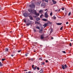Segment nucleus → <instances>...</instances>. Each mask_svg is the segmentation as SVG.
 I'll use <instances>...</instances> for the list:
<instances>
[{
  "label": "nucleus",
  "instance_id": "nucleus-1",
  "mask_svg": "<svg viewBox=\"0 0 73 73\" xmlns=\"http://www.w3.org/2000/svg\"><path fill=\"white\" fill-rule=\"evenodd\" d=\"M28 11L32 13V14H35L36 11L35 9L32 10L31 9H28Z\"/></svg>",
  "mask_w": 73,
  "mask_h": 73
},
{
  "label": "nucleus",
  "instance_id": "nucleus-2",
  "mask_svg": "<svg viewBox=\"0 0 73 73\" xmlns=\"http://www.w3.org/2000/svg\"><path fill=\"white\" fill-rule=\"evenodd\" d=\"M30 7L32 8H35V5L34 3H32V4L29 5Z\"/></svg>",
  "mask_w": 73,
  "mask_h": 73
},
{
  "label": "nucleus",
  "instance_id": "nucleus-3",
  "mask_svg": "<svg viewBox=\"0 0 73 73\" xmlns=\"http://www.w3.org/2000/svg\"><path fill=\"white\" fill-rule=\"evenodd\" d=\"M32 21H29L28 22V23L27 24L26 23V25H27V26H29V25H32Z\"/></svg>",
  "mask_w": 73,
  "mask_h": 73
},
{
  "label": "nucleus",
  "instance_id": "nucleus-4",
  "mask_svg": "<svg viewBox=\"0 0 73 73\" xmlns=\"http://www.w3.org/2000/svg\"><path fill=\"white\" fill-rule=\"evenodd\" d=\"M44 16L45 18H47V17H48V13H47V12L45 13Z\"/></svg>",
  "mask_w": 73,
  "mask_h": 73
},
{
  "label": "nucleus",
  "instance_id": "nucleus-5",
  "mask_svg": "<svg viewBox=\"0 0 73 73\" xmlns=\"http://www.w3.org/2000/svg\"><path fill=\"white\" fill-rule=\"evenodd\" d=\"M41 1H39L35 3L36 5H40L41 4Z\"/></svg>",
  "mask_w": 73,
  "mask_h": 73
},
{
  "label": "nucleus",
  "instance_id": "nucleus-6",
  "mask_svg": "<svg viewBox=\"0 0 73 73\" xmlns=\"http://www.w3.org/2000/svg\"><path fill=\"white\" fill-rule=\"evenodd\" d=\"M23 15V16H24V17H27L28 16V14L26 13H24Z\"/></svg>",
  "mask_w": 73,
  "mask_h": 73
},
{
  "label": "nucleus",
  "instance_id": "nucleus-7",
  "mask_svg": "<svg viewBox=\"0 0 73 73\" xmlns=\"http://www.w3.org/2000/svg\"><path fill=\"white\" fill-rule=\"evenodd\" d=\"M42 20L43 21H45V22H46V21H47L48 19H42Z\"/></svg>",
  "mask_w": 73,
  "mask_h": 73
},
{
  "label": "nucleus",
  "instance_id": "nucleus-8",
  "mask_svg": "<svg viewBox=\"0 0 73 73\" xmlns=\"http://www.w3.org/2000/svg\"><path fill=\"white\" fill-rule=\"evenodd\" d=\"M48 23H46L45 24L43 25V27H46L47 26V25H48Z\"/></svg>",
  "mask_w": 73,
  "mask_h": 73
},
{
  "label": "nucleus",
  "instance_id": "nucleus-9",
  "mask_svg": "<svg viewBox=\"0 0 73 73\" xmlns=\"http://www.w3.org/2000/svg\"><path fill=\"white\" fill-rule=\"evenodd\" d=\"M42 1L43 2H46V3H48V0H42Z\"/></svg>",
  "mask_w": 73,
  "mask_h": 73
},
{
  "label": "nucleus",
  "instance_id": "nucleus-10",
  "mask_svg": "<svg viewBox=\"0 0 73 73\" xmlns=\"http://www.w3.org/2000/svg\"><path fill=\"white\" fill-rule=\"evenodd\" d=\"M36 20L37 21H40V18H37L36 19Z\"/></svg>",
  "mask_w": 73,
  "mask_h": 73
},
{
  "label": "nucleus",
  "instance_id": "nucleus-11",
  "mask_svg": "<svg viewBox=\"0 0 73 73\" xmlns=\"http://www.w3.org/2000/svg\"><path fill=\"white\" fill-rule=\"evenodd\" d=\"M35 15H36V16H39L40 15V14H39V13H36V12H35Z\"/></svg>",
  "mask_w": 73,
  "mask_h": 73
},
{
  "label": "nucleus",
  "instance_id": "nucleus-12",
  "mask_svg": "<svg viewBox=\"0 0 73 73\" xmlns=\"http://www.w3.org/2000/svg\"><path fill=\"white\" fill-rule=\"evenodd\" d=\"M45 3H42L41 4V6H45Z\"/></svg>",
  "mask_w": 73,
  "mask_h": 73
},
{
  "label": "nucleus",
  "instance_id": "nucleus-13",
  "mask_svg": "<svg viewBox=\"0 0 73 73\" xmlns=\"http://www.w3.org/2000/svg\"><path fill=\"white\" fill-rule=\"evenodd\" d=\"M29 17L30 20H33V17H32V16H29Z\"/></svg>",
  "mask_w": 73,
  "mask_h": 73
},
{
  "label": "nucleus",
  "instance_id": "nucleus-14",
  "mask_svg": "<svg viewBox=\"0 0 73 73\" xmlns=\"http://www.w3.org/2000/svg\"><path fill=\"white\" fill-rule=\"evenodd\" d=\"M57 25H61L62 24V23H56Z\"/></svg>",
  "mask_w": 73,
  "mask_h": 73
},
{
  "label": "nucleus",
  "instance_id": "nucleus-15",
  "mask_svg": "<svg viewBox=\"0 0 73 73\" xmlns=\"http://www.w3.org/2000/svg\"><path fill=\"white\" fill-rule=\"evenodd\" d=\"M9 50V49H8V48H6L5 49V52H8Z\"/></svg>",
  "mask_w": 73,
  "mask_h": 73
},
{
  "label": "nucleus",
  "instance_id": "nucleus-16",
  "mask_svg": "<svg viewBox=\"0 0 73 73\" xmlns=\"http://www.w3.org/2000/svg\"><path fill=\"white\" fill-rule=\"evenodd\" d=\"M62 66L63 69H65V67H64V65H62Z\"/></svg>",
  "mask_w": 73,
  "mask_h": 73
},
{
  "label": "nucleus",
  "instance_id": "nucleus-17",
  "mask_svg": "<svg viewBox=\"0 0 73 73\" xmlns=\"http://www.w3.org/2000/svg\"><path fill=\"white\" fill-rule=\"evenodd\" d=\"M37 68V66H35V67L34 68V69H33L34 70H36V68Z\"/></svg>",
  "mask_w": 73,
  "mask_h": 73
},
{
  "label": "nucleus",
  "instance_id": "nucleus-18",
  "mask_svg": "<svg viewBox=\"0 0 73 73\" xmlns=\"http://www.w3.org/2000/svg\"><path fill=\"white\" fill-rule=\"evenodd\" d=\"M42 12H43V10H41L39 11V13H42Z\"/></svg>",
  "mask_w": 73,
  "mask_h": 73
},
{
  "label": "nucleus",
  "instance_id": "nucleus-19",
  "mask_svg": "<svg viewBox=\"0 0 73 73\" xmlns=\"http://www.w3.org/2000/svg\"><path fill=\"white\" fill-rule=\"evenodd\" d=\"M3 64H2V63H1V62H0V66H3Z\"/></svg>",
  "mask_w": 73,
  "mask_h": 73
},
{
  "label": "nucleus",
  "instance_id": "nucleus-20",
  "mask_svg": "<svg viewBox=\"0 0 73 73\" xmlns=\"http://www.w3.org/2000/svg\"><path fill=\"white\" fill-rule=\"evenodd\" d=\"M52 2H53V4H56V3H57L56 1H52Z\"/></svg>",
  "mask_w": 73,
  "mask_h": 73
},
{
  "label": "nucleus",
  "instance_id": "nucleus-21",
  "mask_svg": "<svg viewBox=\"0 0 73 73\" xmlns=\"http://www.w3.org/2000/svg\"><path fill=\"white\" fill-rule=\"evenodd\" d=\"M35 24H40V23H39L37 21H35Z\"/></svg>",
  "mask_w": 73,
  "mask_h": 73
},
{
  "label": "nucleus",
  "instance_id": "nucleus-22",
  "mask_svg": "<svg viewBox=\"0 0 73 73\" xmlns=\"http://www.w3.org/2000/svg\"><path fill=\"white\" fill-rule=\"evenodd\" d=\"M41 39H43L44 38V36H43V35H41Z\"/></svg>",
  "mask_w": 73,
  "mask_h": 73
},
{
  "label": "nucleus",
  "instance_id": "nucleus-23",
  "mask_svg": "<svg viewBox=\"0 0 73 73\" xmlns=\"http://www.w3.org/2000/svg\"><path fill=\"white\" fill-rule=\"evenodd\" d=\"M53 18L54 20V19H56V17H55V16L54 15V16L53 17H52V18L53 19Z\"/></svg>",
  "mask_w": 73,
  "mask_h": 73
},
{
  "label": "nucleus",
  "instance_id": "nucleus-24",
  "mask_svg": "<svg viewBox=\"0 0 73 73\" xmlns=\"http://www.w3.org/2000/svg\"><path fill=\"white\" fill-rule=\"evenodd\" d=\"M36 29H39V30H40V27L38 26H36Z\"/></svg>",
  "mask_w": 73,
  "mask_h": 73
},
{
  "label": "nucleus",
  "instance_id": "nucleus-25",
  "mask_svg": "<svg viewBox=\"0 0 73 73\" xmlns=\"http://www.w3.org/2000/svg\"><path fill=\"white\" fill-rule=\"evenodd\" d=\"M53 29H51V31L50 32V33H52V32H53Z\"/></svg>",
  "mask_w": 73,
  "mask_h": 73
},
{
  "label": "nucleus",
  "instance_id": "nucleus-26",
  "mask_svg": "<svg viewBox=\"0 0 73 73\" xmlns=\"http://www.w3.org/2000/svg\"><path fill=\"white\" fill-rule=\"evenodd\" d=\"M52 14L53 13H52V12L51 11L50 14V16H52Z\"/></svg>",
  "mask_w": 73,
  "mask_h": 73
},
{
  "label": "nucleus",
  "instance_id": "nucleus-27",
  "mask_svg": "<svg viewBox=\"0 0 73 73\" xmlns=\"http://www.w3.org/2000/svg\"><path fill=\"white\" fill-rule=\"evenodd\" d=\"M44 16V15L43 14H42L41 15H40V18H42V16Z\"/></svg>",
  "mask_w": 73,
  "mask_h": 73
},
{
  "label": "nucleus",
  "instance_id": "nucleus-28",
  "mask_svg": "<svg viewBox=\"0 0 73 73\" xmlns=\"http://www.w3.org/2000/svg\"><path fill=\"white\" fill-rule=\"evenodd\" d=\"M39 60H40V61H42V58H39Z\"/></svg>",
  "mask_w": 73,
  "mask_h": 73
},
{
  "label": "nucleus",
  "instance_id": "nucleus-29",
  "mask_svg": "<svg viewBox=\"0 0 73 73\" xmlns=\"http://www.w3.org/2000/svg\"><path fill=\"white\" fill-rule=\"evenodd\" d=\"M42 32V30H40L39 31V32L40 33H41Z\"/></svg>",
  "mask_w": 73,
  "mask_h": 73
},
{
  "label": "nucleus",
  "instance_id": "nucleus-30",
  "mask_svg": "<svg viewBox=\"0 0 73 73\" xmlns=\"http://www.w3.org/2000/svg\"><path fill=\"white\" fill-rule=\"evenodd\" d=\"M28 53H26L25 54V56L26 57H27L28 56Z\"/></svg>",
  "mask_w": 73,
  "mask_h": 73
},
{
  "label": "nucleus",
  "instance_id": "nucleus-31",
  "mask_svg": "<svg viewBox=\"0 0 73 73\" xmlns=\"http://www.w3.org/2000/svg\"><path fill=\"white\" fill-rule=\"evenodd\" d=\"M64 66L65 67V68H66L68 67L66 65V64H65Z\"/></svg>",
  "mask_w": 73,
  "mask_h": 73
},
{
  "label": "nucleus",
  "instance_id": "nucleus-32",
  "mask_svg": "<svg viewBox=\"0 0 73 73\" xmlns=\"http://www.w3.org/2000/svg\"><path fill=\"white\" fill-rule=\"evenodd\" d=\"M5 60V58H2V61H4Z\"/></svg>",
  "mask_w": 73,
  "mask_h": 73
},
{
  "label": "nucleus",
  "instance_id": "nucleus-33",
  "mask_svg": "<svg viewBox=\"0 0 73 73\" xmlns=\"http://www.w3.org/2000/svg\"><path fill=\"white\" fill-rule=\"evenodd\" d=\"M70 15H71V12H70L68 13V16H70Z\"/></svg>",
  "mask_w": 73,
  "mask_h": 73
},
{
  "label": "nucleus",
  "instance_id": "nucleus-34",
  "mask_svg": "<svg viewBox=\"0 0 73 73\" xmlns=\"http://www.w3.org/2000/svg\"><path fill=\"white\" fill-rule=\"evenodd\" d=\"M45 64V63L44 62H42L41 63V64L44 65Z\"/></svg>",
  "mask_w": 73,
  "mask_h": 73
},
{
  "label": "nucleus",
  "instance_id": "nucleus-35",
  "mask_svg": "<svg viewBox=\"0 0 73 73\" xmlns=\"http://www.w3.org/2000/svg\"><path fill=\"white\" fill-rule=\"evenodd\" d=\"M62 53H66V52H65V51H62Z\"/></svg>",
  "mask_w": 73,
  "mask_h": 73
},
{
  "label": "nucleus",
  "instance_id": "nucleus-36",
  "mask_svg": "<svg viewBox=\"0 0 73 73\" xmlns=\"http://www.w3.org/2000/svg\"><path fill=\"white\" fill-rule=\"evenodd\" d=\"M34 31V32H36V30L35 29H33Z\"/></svg>",
  "mask_w": 73,
  "mask_h": 73
},
{
  "label": "nucleus",
  "instance_id": "nucleus-37",
  "mask_svg": "<svg viewBox=\"0 0 73 73\" xmlns=\"http://www.w3.org/2000/svg\"><path fill=\"white\" fill-rule=\"evenodd\" d=\"M37 69L38 70H40V68H39L38 67H37Z\"/></svg>",
  "mask_w": 73,
  "mask_h": 73
},
{
  "label": "nucleus",
  "instance_id": "nucleus-38",
  "mask_svg": "<svg viewBox=\"0 0 73 73\" xmlns=\"http://www.w3.org/2000/svg\"><path fill=\"white\" fill-rule=\"evenodd\" d=\"M63 28V27H62L60 28V30H62V28Z\"/></svg>",
  "mask_w": 73,
  "mask_h": 73
},
{
  "label": "nucleus",
  "instance_id": "nucleus-39",
  "mask_svg": "<svg viewBox=\"0 0 73 73\" xmlns=\"http://www.w3.org/2000/svg\"><path fill=\"white\" fill-rule=\"evenodd\" d=\"M46 62H48V60H46L45 61Z\"/></svg>",
  "mask_w": 73,
  "mask_h": 73
},
{
  "label": "nucleus",
  "instance_id": "nucleus-40",
  "mask_svg": "<svg viewBox=\"0 0 73 73\" xmlns=\"http://www.w3.org/2000/svg\"><path fill=\"white\" fill-rule=\"evenodd\" d=\"M62 11L64 10V8H62Z\"/></svg>",
  "mask_w": 73,
  "mask_h": 73
},
{
  "label": "nucleus",
  "instance_id": "nucleus-41",
  "mask_svg": "<svg viewBox=\"0 0 73 73\" xmlns=\"http://www.w3.org/2000/svg\"><path fill=\"white\" fill-rule=\"evenodd\" d=\"M11 57H13V56H14V55L11 54Z\"/></svg>",
  "mask_w": 73,
  "mask_h": 73
},
{
  "label": "nucleus",
  "instance_id": "nucleus-42",
  "mask_svg": "<svg viewBox=\"0 0 73 73\" xmlns=\"http://www.w3.org/2000/svg\"><path fill=\"white\" fill-rule=\"evenodd\" d=\"M24 23H26V19H25L24 21Z\"/></svg>",
  "mask_w": 73,
  "mask_h": 73
},
{
  "label": "nucleus",
  "instance_id": "nucleus-43",
  "mask_svg": "<svg viewBox=\"0 0 73 73\" xmlns=\"http://www.w3.org/2000/svg\"><path fill=\"white\" fill-rule=\"evenodd\" d=\"M70 46H72V44H71V43H70Z\"/></svg>",
  "mask_w": 73,
  "mask_h": 73
},
{
  "label": "nucleus",
  "instance_id": "nucleus-44",
  "mask_svg": "<svg viewBox=\"0 0 73 73\" xmlns=\"http://www.w3.org/2000/svg\"><path fill=\"white\" fill-rule=\"evenodd\" d=\"M42 29H43V27H41V29L40 30H42Z\"/></svg>",
  "mask_w": 73,
  "mask_h": 73
},
{
  "label": "nucleus",
  "instance_id": "nucleus-45",
  "mask_svg": "<svg viewBox=\"0 0 73 73\" xmlns=\"http://www.w3.org/2000/svg\"><path fill=\"white\" fill-rule=\"evenodd\" d=\"M21 52V50H19V51H18V53H19V52Z\"/></svg>",
  "mask_w": 73,
  "mask_h": 73
},
{
  "label": "nucleus",
  "instance_id": "nucleus-46",
  "mask_svg": "<svg viewBox=\"0 0 73 73\" xmlns=\"http://www.w3.org/2000/svg\"><path fill=\"white\" fill-rule=\"evenodd\" d=\"M29 60H33V59L32 58H31V59H29Z\"/></svg>",
  "mask_w": 73,
  "mask_h": 73
},
{
  "label": "nucleus",
  "instance_id": "nucleus-47",
  "mask_svg": "<svg viewBox=\"0 0 73 73\" xmlns=\"http://www.w3.org/2000/svg\"><path fill=\"white\" fill-rule=\"evenodd\" d=\"M68 23H69L68 22H67L66 23V24H68Z\"/></svg>",
  "mask_w": 73,
  "mask_h": 73
},
{
  "label": "nucleus",
  "instance_id": "nucleus-48",
  "mask_svg": "<svg viewBox=\"0 0 73 73\" xmlns=\"http://www.w3.org/2000/svg\"><path fill=\"white\" fill-rule=\"evenodd\" d=\"M47 10H48V9H46L45 10V11H47Z\"/></svg>",
  "mask_w": 73,
  "mask_h": 73
},
{
  "label": "nucleus",
  "instance_id": "nucleus-49",
  "mask_svg": "<svg viewBox=\"0 0 73 73\" xmlns=\"http://www.w3.org/2000/svg\"><path fill=\"white\" fill-rule=\"evenodd\" d=\"M51 39H52V40H53V37H51Z\"/></svg>",
  "mask_w": 73,
  "mask_h": 73
},
{
  "label": "nucleus",
  "instance_id": "nucleus-50",
  "mask_svg": "<svg viewBox=\"0 0 73 73\" xmlns=\"http://www.w3.org/2000/svg\"><path fill=\"white\" fill-rule=\"evenodd\" d=\"M34 65H33L32 66V67H34Z\"/></svg>",
  "mask_w": 73,
  "mask_h": 73
},
{
  "label": "nucleus",
  "instance_id": "nucleus-51",
  "mask_svg": "<svg viewBox=\"0 0 73 73\" xmlns=\"http://www.w3.org/2000/svg\"><path fill=\"white\" fill-rule=\"evenodd\" d=\"M42 69H41V70H40V71H42Z\"/></svg>",
  "mask_w": 73,
  "mask_h": 73
},
{
  "label": "nucleus",
  "instance_id": "nucleus-52",
  "mask_svg": "<svg viewBox=\"0 0 73 73\" xmlns=\"http://www.w3.org/2000/svg\"><path fill=\"white\" fill-rule=\"evenodd\" d=\"M24 71H27V70H24Z\"/></svg>",
  "mask_w": 73,
  "mask_h": 73
},
{
  "label": "nucleus",
  "instance_id": "nucleus-53",
  "mask_svg": "<svg viewBox=\"0 0 73 73\" xmlns=\"http://www.w3.org/2000/svg\"><path fill=\"white\" fill-rule=\"evenodd\" d=\"M58 11H60V9H59V10Z\"/></svg>",
  "mask_w": 73,
  "mask_h": 73
},
{
  "label": "nucleus",
  "instance_id": "nucleus-54",
  "mask_svg": "<svg viewBox=\"0 0 73 73\" xmlns=\"http://www.w3.org/2000/svg\"><path fill=\"white\" fill-rule=\"evenodd\" d=\"M32 68H33V69H34V67H33Z\"/></svg>",
  "mask_w": 73,
  "mask_h": 73
},
{
  "label": "nucleus",
  "instance_id": "nucleus-55",
  "mask_svg": "<svg viewBox=\"0 0 73 73\" xmlns=\"http://www.w3.org/2000/svg\"><path fill=\"white\" fill-rule=\"evenodd\" d=\"M34 52H36V51L34 50Z\"/></svg>",
  "mask_w": 73,
  "mask_h": 73
},
{
  "label": "nucleus",
  "instance_id": "nucleus-56",
  "mask_svg": "<svg viewBox=\"0 0 73 73\" xmlns=\"http://www.w3.org/2000/svg\"><path fill=\"white\" fill-rule=\"evenodd\" d=\"M13 53H15V51H14Z\"/></svg>",
  "mask_w": 73,
  "mask_h": 73
},
{
  "label": "nucleus",
  "instance_id": "nucleus-57",
  "mask_svg": "<svg viewBox=\"0 0 73 73\" xmlns=\"http://www.w3.org/2000/svg\"><path fill=\"white\" fill-rule=\"evenodd\" d=\"M1 41H0V43H1Z\"/></svg>",
  "mask_w": 73,
  "mask_h": 73
},
{
  "label": "nucleus",
  "instance_id": "nucleus-58",
  "mask_svg": "<svg viewBox=\"0 0 73 73\" xmlns=\"http://www.w3.org/2000/svg\"><path fill=\"white\" fill-rule=\"evenodd\" d=\"M42 72H43V71H42L41 73H42Z\"/></svg>",
  "mask_w": 73,
  "mask_h": 73
},
{
  "label": "nucleus",
  "instance_id": "nucleus-59",
  "mask_svg": "<svg viewBox=\"0 0 73 73\" xmlns=\"http://www.w3.org/2000/svg\"><path fill=\"white\" fill-rule=\"evenodd\" d=\"M55 0H52V1H54Z\"/></svg>",
  "mask_w": 73,
  "mask_h": 73
},
{
  "label": "nucleus",
  "instance_id": "nucleus-60",
  "mask_svg": "<svg viewBox=\"0 0 73 73\" xmlns=\"http://www.w3.org/2000/svg\"><path fill=\"white\" fill-rule=\"evenodd\" d=\"M48 23H50V22L49 21H48Z\"/></svg>",
  "mask_w": 73,
  "mask_h": 73
},
{
  "label": "nucleus",
  "instance_id": "nucleus-61",
  "mask_svg": "<svg viewBox=\"0 0 73 73\" xmlns=\"http://www.w3.org/2000/svg\"><path fill=\"white\" fill-rule=\"evenodd\" d=\"M11 32H12V31L10 32V33H11Z\"/></svg>",
  "mask_w": 73,
  "mask_h": 73
},
{
  "label": "nucleus",
  "instance_id": "nucleus-62",
  "mask_svg": "<svg viewBox=\"0 0 73 73\" xmlns=\"http://www.w3.org/2000/svg\"><path fill=\"white\" fill-rule=\"evenodd\" d=\"M0 8H1V7H0V9H0Z\"/></svg>",
  "mask_w": 73,
  "mask_h": 73
},
{
  "label": "nucleus",
  "instance_id": "nucleus-63",
  "mask_svg": "<svg viewBox=\"0 0 73 73\" xmlns=\"http://www.w3.org/2000/svg\"><path fill=\"white\" fill-rule=\"evenodd\" d=\"M22 36H23V35H22Z\"/></svg>",
  "mask_w": 73,
  "mask_h": 73
},
{
  "label": "nucleus",
  "instance_id": "nucleus-64",
  "mask_svg": "<svg viewBox=\"0 0 73 73\" xmlns=\"http://www.w3.org/2000/svg\"><path fill=\"white\" fill-rule=\"evenodd\" d=\"M41 73V72H40V73Z\"/></svg>",
  "mask_w": 73,
  "mask_h": 73
}]
</instances>
